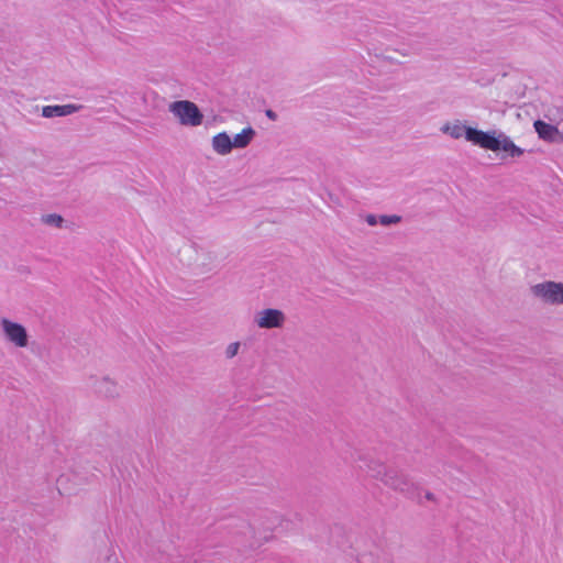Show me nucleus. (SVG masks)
<instances>
[{"mask_svg": "<svg viewBox=\"0 0 563 563\" xmlns=\"http://www.w3.org/2000/svg\"><path fill=\"white\" fill-rule=\"evenodd\" d=\"M84 109L82 104H55L46 106L42 109L44 118L66 117Z\"/></svg>", "mask_w": 563, "mask_h": 563, "instance_id": "9", "label": "nucleus"}, {"mask_svg": "<svg viewBox=\"0 0 563 563\" xmlns=\"http://www.w3.org/2000/svg\"><path fill=\"white\" fill-rule=\"evenodd\" d=\"M0 327L8 342L16 347H26L29 344V334L25 327L19 322L11 321L7 318L0 319Z\"/></svg>", "mask_w": 563, "mask_h": 563, "instance_id": "5", "label": "nucleus"}, {"mask_svg": "<svg viewBox=\"0 0 563 563\" xmlns=\"http://www.w3.org/2000/svg\"><path fill=\"white\" fill-rule=\"evenodd\" d=\"M286 321L285 313L279 309L267 308L256 314L255 322L261 329L282 328Z\"/></svg>", "mask_w": 563, "mask_h": 563, "instance_id": "6", "label": "nucleus"}, {"mask_svg": "<svg viewBox=\"0 0 563 563\" xmlns=\"http://www.w3.org/2000/svg\"><path fill=\"white\" fill-rule=\"evenodd\" d=\"M360 563H366V562H364V561H360Z\"/></svg>", "mask_w": 563, "mask_h": 563, "instance_id": "20", "label": "nucleus"}, {"mask_svg": "<svg viewBox=\"0 0 563 563\" xmlns=\"http://www.w3.org/2000/svg\"><path fill=\"white\" fill-rule=\"evenodd\" d=\"M390 471V468H387L384 464L376 461H371L367 464V472L369 475L374 478L380 479L383 483L384 478L388 477Z\"/></svg>", "mask_w": 563, "mask_h": 563, "instance_id": "13", "label": "nucleus"}, {"mask_svg": "<svg viewBox=\"0 0 563 563\" xmlns=\"http://www.w3.org/2000/svg\"><path fill=\"white\" fill-rule=\"evenodd\" d=\"M384 484L391 489L401 493L407 498L418 499L420 496L419 486L415 484L407 475L393 470L388 477L384 478Z\"/></svg>", "mask_w": 563, "mask_h": 563, "instance_id": "4", "label": "nucleus"}, {"mask_svg": "<svg viewBox=\"0 0 563 563\" xmlns=\"http://www.w3.org/2000/svg\"><path fill=\"white\" fill-rule=\"evenodd\" d=\"M92 389L102 398L114 399L120 396V388L118 384L110 377L92 378Z\"/></svg>", "mask_w": 563, "mask_h": 563, "instance_id": "8", "label": "nucleus"}, {"mask_svg": "<svg viewBox=\"0 0 563 563\" xmlns=\"http://www.w3.org/2000/svg\"><path fill=\"white\" fill-rule=\"evenodd\" d=\"M42 222L47 224V225H52V227H56V228H62L65 220L64 218L60 216V214H57V213H51V214H45L42 217Z\"/></svg>", "mask_w": 563, "mask_h": 563, "instance_id": "14", "label": "nucleus"}, {"mask_svg": "<svg viewBox=\"0 0 563 563\" xmlns=\"http://www.w3.org/2000/svg\"><path fill=\"white\" fill-rule=\"evenodd\" d=\"M365 220L371 227L376 225L379 222V218L377 219L375 214H367Z\"/></svg>", "mask_w": 563, "mask_h": 563, "instance_id": "17", "label": "nucleus"}, {"mask_svg": "<svg viewBox=\"0 0 563 563\" xmlns=\"http://www.w3.org/2000/svg\"><path fill=\"white\" fill-rule=\"evenodd\" d=\"M212 147L220 155H227L232 152L233 144L228 133L221 132L213 136Z\"/></svg>", "mask_w": 563, "mask_h": 563, "instance_id": "11", "label": "nucleus"}, {"mask_svg": "<svg viewBox=\"0 0 563 563\" xmlns=\"http://www.w3.org/2000/svg\"><path fill=\"white\" fill-rule=\"evenodd\" d=\"M169 111L179 120L181 125L198 126L203 121V114L198 106L189 100L172 102Z\"/></svg>", "mask_w": 563, "mask_h": 563, "instance_id": "2", "label": "nucleus"}, {"mask_svg": "<svg viewBox=\"0 0 563 563\" xmlns=\"http://www.w3.org/2000/svg\"><path fill=\"white\" fill-rule=\"evenodd\" d=\"M265 114H266V117H267L269 120H272V121H276V120H277V118H278V117H277V113H276L275 111H273L272 109H267V110L265 111Z\"/></svg>", "mask_w": 563, "mask_h": 563, "instance_id": "18", "label": "nucleus"}, {"mask_svg": "<svg viewBox=\"0 0 563 563\" xmlns=\"http://www.w3.org/2000/svg\"><path fill=\"white\" fill-rule=\"evenodd\" d=\"M533 125L540 139L550 142L556 141L559 130L555 125L547 123L542 120L534 121Z\"/></svg>", "mask_w": 563, "mask_h": 563, "instance_id": "10", "label": "nucleus"}, {"mask_svg": "<svg viewBox=\"0 0 563 563\" xmlns=\"http://www.w3.org/2000/svg\"><path fill=\"white\" fill-rule=\"evenodd\" d=\"M255 136V131L253 128L247 126L242 130V132L238 133L232 140L233 148H244L246 147Z\"/></svg>", "mask_w": 563, "mask_h": 563, "instance_id": "12", "label": "nucleus"}, {"mask_svg": "<svg viewBox=\"0 0 563 563\" xmlns=\"http://www.w3.org/2000/svg\"><path fill=\"white\" fill-rule=\"evenodd\" d=\"M239 349H240V342H233V343L229 344L225 350V356L228 358L234 357L238 354Z\"/></svg>", "mask_w": 563, "mask_h": 563, "instance_id": "16", "label": "nucleus"}, {"mask_svg": "<svg viewBox=\"0 0 563 563\" xmlns=\"http://www.w3.org/2000/svg\"><path fill=\"white\" fill-rule=\"evenodd\" d=\"M531 294L547 305H563V283L547 280L531 286Z\"/></svg>", "mask_w": 563, "mask_h": 563, "instance_id": "3", "label": "nucleus"}, {"mask_svg": "<svg viewBox=\"0 0 563 563\" xmlns=\"http://www.w3.org/2000/svg\"><path fill=\"white\" fill-rule=\"evenodd\" d=\"M400 221H401V217L397 216V214H383V216H379V223L382 225H385V227L399 223Z\"/></svg>", "mask_w": 563, "mask_h": 563, "instance_id": "15", "label": "nucleus"}, {"mask_svg": "<svg viewBox=\"0 0 563 563\" xmlns=\"http://www.w3.org/2000/svg\"><path fill=\"white\" fill-rule=\"evenodd\" d=\"M442 131L446 134H449L453 139H460L463 135L465 136L466 141L471 142L472 144L478 146L477 143V134L476 133H486V131L478 130L476 128L466 126L460 123H455L453 125L445 124L442 128Z\"/></svg>", "mask_w": 563, "mask_h": 563, "instance_id": "7", "label": "nucleus"}, {"mask_svg": "<svg viewBox=\"0 0 563 563\" xmlns=\"http://www.w3.org/2000/svg\"><path fill=\"white\" fill-rule=\"evenodd\" d=\"M424 497H426L427 500H430V501H434L435 500V496L431 492H427Z\"/></svg>", "mask_w": 563, "mask_h": 563, "instance_id": "19", "label": "nucleus"}, {"mask_svg": "<svg viewBox=\"0 0 563 563\" xmlns=\"http://www.w3.org/2000/svg\"><path fill=\"white\" fill-rule=\"evenodd\" d=\"M476 134L478 146L484 150L493 152L504 151L512 158L521 156L525 152L521 147L517 146L509 136L499 130H490L486 131V133Z\"/></svg>", "mask_w": 563, "mask_h": 563, "instance_id": "1", "label": "nucleus"}]
</instances>
